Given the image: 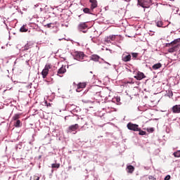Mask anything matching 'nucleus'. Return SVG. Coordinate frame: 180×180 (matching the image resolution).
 <instances>
[{
    "label": "nucleus",
    "instance_id": "22",
    "mask_svg": "<svg viewBox=\"0 0 180 180\" xmlns=\"http://www.w3.org/2000/svg\"><path fill=\"white\" fill-rule=\"evenodd\" d=\"M108 37L111 41H115V40H116V35H110Z\"/></svg>",
    "mask_w": 180,
    "mask_h": 180
},
{
    "label": "nucleus",
    "instance_id": "6",
    "mask_svg": "<svg viewBox=\"0 0 180 180\" xmlns=\"http://www.w3.org/2000/svg\"><path fill=\"white\" fill-rule=\"evenodd\" d=\"M78 129H79V125L78 124H75L72 125H70L68 128V133H72V131H75L73 133V134H77V130H78Z\"/></svg>",
    "mask_w": 180,
    "mask_h": 180
},
{
    "label": "nucleus",
    "instance_id": "23",
    "mask_svg": "<svg viewBox=\"0 0 180 180\" xmlns=\"http://www.w3.org/2000/svg\"><path fill=\"white\" fill-rule=\"evenodd\" d=\"M52 168H60V163H53L51 165Z\"/></svg>",
    "mask_w": 180,
    "mask_h": 180
},
{
    "label": "nucleus",
    "instance_id": "30",
    "mask_svg": "<svg viewBox=\"0 0 180 180\" xmlns=\"http://www.w3.org/2000/svg\"><path fill=\"white\" fill-rule=\"evenodd\" d=\"M171 179V176L169 175H167L165 177V179L164 180H170Z\"/></svg>",
    "mask_w": 180,
    "mask_h": 180
},
{
    "label": "nucleus",
    "instance_id": "17",
    "mask_svg": "<svg viewBox=\"0 0 180 180\" xmlns=\"http://www.w3.org/2000/svg\"><path fill=\"white\" fill-rule=\"evenodd\" d=\"M15 127H20L22 126V122H20V120H17L16 122L14 123Z\"/></svg>",
    "mask_w": 180,
    "mask_h": 180
},
{
    "label": "nucleus",
    "instance_id": "29",
    "mask_svg": "<svg viewBox=\"0 0 180 180\" xmlns=\"http://www.w3.org/2000/svg\"><path fill=\"white\" fill-rule=\"evenodd\" d=\"M105 41H106V43H110V39L109 38V37L105 39Z\"/></svg>",
    "mask_w": 180,
    "mask_h": 180
},
{
    "label": "nucleus",
    "instance_id": "2",
    "mask_svg": "<svg viewBox=\"0 0 180 180\" xmlns=\"http://www.w3.org/2000/svg\"><path fill=\"white\" fill-rule=\"evenodd\" d=\"M138 5L142 8H149L153 5V1L151 0H138Z\"/></svg>",
    "mask_w": 180,
    "mask_h": 180
},
{
    "label": "nucleus",
    "instance_id": "27",
    "mask_svg": "<svg viewBox=\"0 0 180 180\" xmlns=\"http://www.w3.org/2000/svg\"><path fill=\"white\" fill-rule=\"evenodd\" d=\"M131 55L134 58H137V57H139V53H132Z\"/></svg>",
    "mask_w": 180,
    "mask_h": 180
},
{
    "label": "nucleus",
    "instance_id": "26",
    "mask_svg": "<svg viewBox=\"0 0 180 180\" xmlns=\"http://www.w3.org/2000/svg\"><path fill=\"white\" fill-rule=\"evenodd\" d=\"M146 131H148V133H153L154 132V128H148L146 129Z\"/></svg>",
    "mask_w": 180,
    "mask_h": 180
},
{
    "label": "nucleus",
    "instance_id": "21",
    "mask_svg": "<svg viewBox=\"0 0 180 180\" xmlns=\"http://www.w3.org/2000/svg\"><path fill=\"white\" fill-rule=\"evenodd\" d=\"M163 25L164 24L162 23V21H161V20L156 22V26H158V27H162Z\"/></svg>",
    "mask_w": 180,
    "mask_h": 180
},
{
    "label": "nucleus",
    "instance_id": "28",
    "mask_svg": "<svg viewBox=\"0 0 180 180\" xmlns=\"http://www.w3.org/2000/svg\"><path fill=\"white\" fill-rule=\"evenodd\" d=\"M33 179L34 180H39L40 179V176H37V175H34L33 176Z\"/></svg>",
    "mask_w": 180,
    "mask_h": 180
},
{
    "label": "nucleus",
    "instance_id": "35",
    "mask_svg": "<svg viewBox=\"0 0 180 180\" xmlns=\"http://www.w3.org/2000/svg\"><path fill=\"white\" fill-rule=\"evenodd\" d=\"M174 94H172V91H171V96H172Z\"/></svg>",
    "mask_w": 180,
    "mask_h": 180
},
{
    "label": "nucleus",
    "instance_id": "7",
    "mask_svg": "<svg viewBox=\"0 0 180 180\" xmlns=\"http://www.w3.org/2000/svg\"><path fill=\"white\" fill-rule=\"evenodd\" d=\"M131 60V55H130L129 53L125 52L122 56V61L124 63H129V61Z\"/></svg>",
    "mask_w": 180,
    "mask_h": 180
},
{
    "label": "nucleus",
    "instance_id": "32",
    "mask_svg": "<svg viewBox=\"0 0 180 180\" xmlns=\"http://www.w3.org/2000/svg\"><path fill=\"white\" fill-rule=\"evenodd\" d=\"M45 26H46L47 27L50 28V27H51V23L47 24Z\"/></svg>",
    "mask_w": 180,
    "mask_h": 180
},
{
    "label": "nucleus",
    "instance_id": "3",
    "mask_svg": "<svg viewBox=\"0 0 180 180\" xmlns=\"http://www.w3.org/2000/svg\"><path fill=\"white\" fill-rule=\"evenodd\" d=\"M73 57L75 60H77V61H81L84 58V57H86V56H85V53H84V52L82 51H75L73 53Z\"/></svg>",
    "mask_w": 180,
    "mask_h": 180
},
{
    "label": "nucleus",
    "instance_id": "13",
    "mask_svg": "<svg viewBox=\"0 0 180 180\" xmlns=\"http://www.w3.org/2000/svg\"><path fill=\"white\" fill-rule=\"evenodd\" d=\"M67 72V69H65V66L62 65V67L58 70V75L60 74H65Z\"/></svg>",
    "mask_w": 180,
    "mask_h": 180
},
{
    "label": "nucleus",
    "instance_id": "33",
    "mask_svg": "<svg viewBox=\"0 0 180 180\" xmlns=\"http://www.w3.org/2000/svg\"><path fill=\"white\" fill-rule=\"evenodd\" d=\"M141 180H147V177L143 176V177H142V178L141 179Z\"/></svg>",
    "mask_w": 180,
    "mask_h": 180
},
{
    "label": "nucleus",
    "instance_id": "15",
    "mask_svg": "<svg viewBox=\"0 0 180 180\" xmlns=\"http://www.w3.org/2000/svg\"><path fill=\"white\" fill-rule=\"evenodd\" d=\"M162 67V64L160 63H156L152 66L153 70H160Z\"/></svg>",
    "mask_w": 180,
    "mask_h": 180
},
{
    "label": "nucleus",
    "instance_id": "19",
    "mask_svg": "<svg viewBox=\"0 0 180 180\" xmlns=\"http://www.w3.org/2000/svg\"><path fill=\"white\" fill-rule=\"evenodd\" d=\"M138 131H139V136H146V134H147V132L142 131L141 128H139V130H138Z\"/></svg>",
    "mask_w": 180,
    "mask_h": 180
},
{
    "label": "nucleus",
    "instance_id": "25",
    "mask_svg": "<svg viewBox=\"0 0 180 180\" xmlns=\"http://www.w3.org/2000/svg\"><path fill=\"white\" fill-rule=\"evenodd\" d=\"M83 12H84V13H90V10H89V8H84V9H83Z\"/></svg>",
    "mask_w": 180,
    "mask_h": 180
},
{
    "label": "nucleus",
    "instance_id": "5",
    "mask_svg": "<svg viewBox=\"0 0 180 180\" xmlns=\"http://www.w3.org/2000/svg\"><path fill=\"white\" fill-rule=\"evenodd\" d=\"M127 127L129 130H131L132 131H139V130H140L138 124H133L131 122H129L127 125Z\"/></svg>",
    "mask_w": 180,
    "mask_h": 180
},
{
    "label": "nucleus",
    "instance_id": "31",
    "mask_svg": "<svg viewBox=\"0 0 180 180\" xmlns=\"http://www.w3.org/2000/svg\"><path fill=\"white\" fill-rule=\"evenodd\" d=\"M148 179H149V180H157V179H155V178L153 177V176H148Z\"/></svg>",
    "mask_w": 180,
    "mask_h": 180
},
{
    "label": "nucleus",
    "instance_id": "9",
    "mask_svg": "<svg viewBox=\"0 0 180 180\" xmlns=\"http://www.w3.org/2000/svg\"><path fill=\"white\" fill-rule=\"evenodd\" d=\"M77 29L80 31L82 32V30H85V29H88V25H86V22H81L78 25Z\"/></svg>",
    "mask_w": 180,
    "mask_h": 180
},
{
    "label": "nucleus",
    "instance_id": "18",
    "mask_svg": "<svg viewBox=\"0 0 180 180\" xmlns=\"http://www.w3.org/2000/svg\"><path fill=\"white\" fill-rule=\"evenodd\" d=\"M20 119V114H15L13 117V120H18Z\"/></svg>",
    "mask_w": 180,
    "mask_h": 180
},
{
    "label": "nucleus",
    "instance_id": "12",
    "mask_svg": "<svg viewBox=\"0 0 180 180\" xmlns=\"http://www.w3.org/2000/svg\"><path fill=\"white\" fill-rule=\"evenodd\" d=\"M172 109L173 113H180V105H176Z\"/></svg>",
    "mask_w": 180,
    "mask_h": 180
},
{
    "label": "nucleus",
    "instance_id": "8",
    "mask_svg": "<svg viewBox=\"0 0 180 180\" xmlns=\"http://www.w3.org/2000/svg\"><path fill=\"white\" fill-rule=\"evenodd\" d=\"M134 77L135 78V79H137V81H141V79L146 78V75L141 72H138L136 73V75H135Z\"/></svg>",
    "mask_w": 180,
    "mask_h": 180
},
{
    "label": "nucleus",
    "instance_id": "36",
    "mask_svg": "<svg viewBox=\"0 0 180 180\" xmlns=\"http://www.w3.org/2000/svg\"><path fill=\"white\" fill-rule=\"evenodd\" d=\"M169 1H175V0H169Z\"/></svg>",
    "mask_w": 180,
    "mask_h": 180
},
{
    "label": "nucleus",
    "instance_id": "34",
    "mask_svg": "<svg viewBox=\"0 0 180 180\" xmlns=\"http://www.w3.org/2000/svg\"><path fill=\"white\" fill-rule=\"evenodd\" d=\"M119 101H120V98L117 99V102H119Z\"/></svg>",
    "mask_w": 180,
    "mask_h": 180
},
{
    "label": "nucleus",
    "instance_id": "1",
    "mask_svg": "<svg viewBox=\"0 0 180 180\" xmlns=\"http://www.w3.org/2000/svg\"><path fill=\"white\" fill-rule=\"evenodd\" d=\"M166 47H170L167 50L168 53L178 51L180 47V38L174 39L171 43L166 44Z\"/></svg>",
    "mask_w": 180,
    "mask_h": 180
},
{
    "label": "nucleus",
    "instance_id": "10",
    "mask_svg": "<svg viewBox=\"0 0 180 180\" xmlns=\"http://www.w3.org/2000/svg\"><path fill=\"white\" fill-rule=\"evenodd\" d=\"M86 82H82V83H79L77 84V88L76 89L77 92H81L84 88H86Z\"/></svg>",
    "mask_w": 180,
    "mask_h": 180
},
{
    "label": "nucleus",
    "instance_id": "20",
    "mask_svg": "<svg viewBox=\"0 0 180 180\" xmlns=\"http://www.w3.org/2000/svg\"><path fill=\"white\" fill-rule=\"evenodd\" d=\"M173 155L176 158H179L180 157V150H177L176 152H174L173 153Z\"/></svg>",
    "mask_w": 180,
    "mask_h": 180
},
{
    "label": "nucleus",
    "instance_id": "14",
    "mask_svg": "<svg viewBox=\"0 0 180 180\" xmlns=\"http://www.w3.org/2000/svg\"><path fill=\"white\" fill-rule=\"evenodd\" d=\"M99 58H101V57L98 55H92L90 56V60H91V61H99Z\"/></svg>",
    "mask_w": 180,
    "mask_h": 180
},
{
    "label": "nucleus",
    "instance_id": "4",
    "mask_svg": "<svg viewBox=\"0 0 180 180\" xmlns=\"http://www.w3.org/2000/svg\"><path fill=\"white\" fill-rule=\"evenodd\" d=\"M50 70H51V65L46 64L41 72V75L44 79L46 78L47 75H49V71H50Z\"/></svg>",
    "mask_w": 180,
    "mask_h": 180
},
{
    "label": "nucleus",
    "instance_id": "16",
    "mask_svg": "<svg viewBox=\"0 0 180 180\" xmlns=\"http://www.w3.org/2000/svg\"><path fill=\"white\" fill-rule=\"evenodd\" d=\"M127 169L129 174H133V172H134V167L132 165L127 166Z\"/></svg>",
    "mask_w": 180,
    "mask_h": 180
},
{
    "label": "nucleus",
    "instance_id": "24",
    "mask_svg": "<svg viewBox=\"0 0 180 180\" xmlns=\"http://www.w3.org/2000/svg\"><path fill=\"white\" fill-rule=\"evenodd\" d=\"M20 31L21 32H27V28H26V27H25V25H23V26L21 27V28L20 29Z\"/></svg>",
    "mask_w": 180,
    "mask_h": 180
},
{
    "label": "nucleus",
    "instance_id": "11",
    "mask_svg": "<svg viewBox=\"0 0 180 180\" xmlns=\"http://www.w3.org/2000/svg\"><path fill=\"white\" fill-rule=\"evenodd\" d=\"M89 2L91 4L90 6V9H91V11H94V9H95V8H98V1L96 0H89Z\"/></svg>",
    "mask_w": 180,
    "mask_h": 180
}]
</instances>
